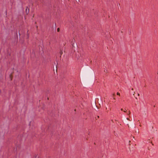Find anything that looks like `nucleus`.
<instances>
[{
	"label": "nucleus",
	"instance_id": "nucleus-1",
	"mask_svg": "<svg viewBox=\"0 0 158 158\" xmlns=\"http://www.w3.org/2000/svg\"><path fill=\"white\" fill-rule=\"evenodd\" d=\"M75 42V40L73 39H72V41H71V43H72V45L73 47H74L75 46H74V42Z\"/></svg>",
	"mask_w": 158,
	"mask_h": 158
},
{
	"label": "nucleus",
	"instance_id": "nucleus-2",
	"mask_svg": "<svg viewBox=\"0 0 158 158\" xmlns=\"http://www.w3.org/2000/svg\"><path fill=\"white\" fill-rule=\"evenodd\" d=\"M33 158H39L38 156H35Z\"/></svg>",
	"mask_w": 158,
	"mask_h": 158
},
{
	"label": "nucleus",
	"instance_id": "nucleus-3",
	"mask_svg": "<svg viewBox=\"0 0 158 158\" xmlns=\"http://www.w3.org/2000/svg\"><path fill=\"white\" fill-rule=\"evenodd\" d=\"M130 111H129V112H128V113H127V114L129 115V117H130Z\"/></svg>",
	"mask_w": 158,
	"mask_h": 158
},
{
	"label": "nucleus",
	"instance_id": "nucleus-4",
	"mask_svg": "<svg viewBox=\"0 0 158 158\" xmlns=\"http://www.w3.org/2000/svg\"><path fill=\"white\" fill-rule=\"evenodd\" d=\"M117 94L118 95H120V93H119L118 92L117 93Z\"/></svg>",
	"mask_w": 158,
	"mask_h": 158
},
{
	"label": "nucleus",
	"instance_id": "nucleus-5",
	"mask_svg": "<svg viewBox=\"0 0 158 158\" xmlns=\"http://www.w3.org/2000/svg\"><path fill=\"white\" fill-rule=\"evenodd\" d=\"M123 111L124 112H127V110H126L125 109V110H124Z\"/></svg>",
	"mask_w": 158,
	"mask_h": 158
},
{
	"label": "nucleus",
	"instance_id": "nucleus-6",
	"mask_svg": "<svg viewBox=\"0 0 158 158\" xmlns=\"http://www.w3.org/2000/svg\"><path fill=\"white\" fill-rule=\"evenodd\" d=\"M59 30H60V29H59V28H58L57 29V31H59Z\"/></svg>",
	"mask_w": 158,
	"mask_h": 158
},
{
	"label": "nucleus",
	"instance_id": "nucleus-7",
	"mask_svg": "<svg viewBox=\"0 0 158 158\" xmlns=\"http://www.w3.org/2000/svg\"><path fill=\"white\" fill-rule=\"evenodd\" d=\"M127 120H129V121H130V120L129 119V118H127Z\"/></svg>",
	"mask_w": 158,
	"mask_h": 158
},
{
	"label": "nucleus",
	"instance_id": "nucleus-8",
	"mask_svg": "<svg viewBox=\"0 0 158 158\" xmlns=\"http://www.w3.org/2000/svg\"><path fill=\"white\" fill-rule=\"evenodd\" d=\"M62 53H63V52H62V51H61V52H60V54H61H61H62Z\"/></svg>",
	"mask_w": 158,
	"mask_h": 158
},
{
	"label": "nucleus",
	"instance_id": "nucleus-9",
	"mask_svg": "<svg viewBox=\"0 0 158 158\" xmlns=\"http://www.w3.org/2000/svg\"><path fill=\"white\" fill-rule=\"evenodd\" d=\"M138 96H139V94H138Z\"/></svg>",
	"mask_w": 158,
	"mask_h": 158
},
{
	"label": "nucleus",
	"instance_id": "nucleus-10",
	"mask_svg": "<svg viewBox=\"0 0 158 158\" xmlns=\"http://www.w3.org/2000/svg\"><path fill=\"white\" fill-rule=\"evenodd\" d=\"M98 118H99V116H97V117Z\"/></svg>",
	"mask_w": 158,
	"mask_h": 158
},
{
	"label": "nucleus",
	"instance_id": "nucleus-11",
	"mask_svg": "<svg viewBox=\"0 0 158 158\" xmlns=\"http://www.w3.org/2000/svg\"><path fill=\"white\" fill-rule=\"evenodd\" d=\"M152 129H153V126H152Z\"/></svg>",
	"mask_w": 158,
	"mask_h": 158
},
{
	"label": "nucleus",
	"instance_id": "nucleus-12",
	"mask_svg": "<svg viewBox=\"0 0 158 158\" xmlns=\"http://www.w3.org/2000/svg\"><path fill=\"white\" fill-rule=\"evenodd\" d=\"M131 90H133V88H132L131 89Z\"/></svg>",
	"mask_w": 158,
	"mask_h": 158
},
{
	"label": "nucleus",
	"instance_id": "nucleus-13",
	"mask_svg": "<svg viewBox=\"0 0 158 158\" xmlns=\"http://www.w3.org/2000/svg\"><path fill=\"white\" fill-rule=\"evenodd\" d=\"M121 110L122 111L123 110V109H121Z\"/></svg>",
	"mask_w": 158,
	"mask_h": 158
},
{
	"label": "nucleus",
	"instance_id": "nucleus-14",
	"mask_svg": "<svg viewBox=\"0 0 158 158\" xmlns=\"http://www.w3.org/2000/svg\"><path fill=\"white\" fill-rule=\"evenodd\" d=\"M139 126H140V127H141V125H139Z\"/></svg>",
	"mask_w": 158,
	"mask_h": 158
},
{
	"label": "nucleus",
	"instance_id": "nucleus-15",
	"mask_svg": "<svg viewBox=\"0 0 158 158\" xmlns=\"http://www.w3.org/2000/svg\"><path fill=\"white\" fill-rule=\"evenodd\" d=\"M135 98H136V99H137V98H136V97H135Z\"/></svg>",
	"mask_w": 158,
	"mask_h": 158
},
{
	"label": "nucleus",
	"instance_id": "nucleus-16",
	"mask_svg": "<svg viewBox=\"0 0 158 158\" xmlns=\"http://www.w3.org/2000/svg\"><path fill=\"white\" fill-rule=\"evenodd\" d=\"M135 92H134V94H133V95H134Z\"/></svg>",
	"mask_w": 158,
	"mask_h": 158
},
{
	"label": "nucleus",
	"instance_id": "nucleus-17",
	"mask_svg": "<svg viewBox=\"0 0 158 158\" xmlns=\"http://www.w3.org/2000/svg\"><path fill=\"white\" fill-rule=\"evenodd\" d=\"M154 107H155V106H154Z\"/></svg>",
	"mask_w": 158,
	"mask_h": 158
}]
</instances>
